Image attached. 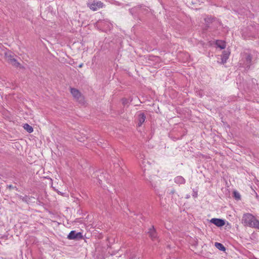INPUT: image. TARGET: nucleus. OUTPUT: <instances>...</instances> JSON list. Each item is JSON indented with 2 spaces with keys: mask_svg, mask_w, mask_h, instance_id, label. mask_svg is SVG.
<instances>
[{
  "mask_svg": "<svg viewBox=\"0 0 259 259\" xmlns=\"http://www.w3.org/2000/svg\"><path fill=\"white\" fill-rule=\"evenodd\" d=\"M242 222L245 226L255 228L259 230V221L251 213H247L244 214Z\"/></svg>",
  "mask_w": 259,
  "mask_h": 259,
  "instance_id": "obj_1",
  "label": "nucleus"
},
{
  "mask_svg": "<svg viewBox=\"0 0 259 259\" xmlns=\"http://www.w3.org/2000/svg\"><path fill=\"white\" fill-rule=\"evenodd\" d=\"M70 93L73 98L80 103H85L84 98L79 90L75 88H70Z\"/></svg>",
  "mask_w": 259,
  "mask_h": 259,
  "instance_id": "obj_2",
  "label": "nucleus"
},
{
  "mask_svg": "<svg viewBox=\"0 0 259 259\" xmlns=\"http://www.w3.org/2000/svg\"><path fill=\"white\" fill-rule=\"evenodd\" d=\"M88 7L92 11H96L104 7V4L101 1L94 0L88 3Z\"/></svg>",
  "mask_w": 259,
  "mask_h": 259,
  "instance_id": "obj_3",
  "label": "nucleus"
},
{
  "mask_svg": "<svg viewBox=\"0 0 259 259\" xmlns=\"http://www.w3.org/2000/svg\"><path fill=\"white\" fill-rule=\"evenodd\" d=\"M5 59L7 60L8 62L10 63L13 66H18V65L20 64L17 60L14 58L12 56H11L10 55H9L7 53L5 52Z\"/></svg>",
  "mask_w": 259,
  "mask_h": 259,
  "instance_id": "obj_4",
  "label": "nucleus"
},
{
  "mask_svg": "<svg viewBox=\"0 0 259 259\" xmlns=\"http://www.w3.org/2000/svg\"><path fill=\"white\" fill-rule=\"evenodd\" d=\"M82 238V236L81 233H76L74 231H71L67 236V238L69 240L81 239Z\"/></svg>",
  "mask_w": 259,
  "mask_h": 259,
  "instance_id": "obj_5",
  "label": "nucleus"
},
{
  "mask_svg": "<svg viewBox=\"0 0 259 259\" xmlns=\"http://www.w3.org/2000/svg\"><path fill=\"white\" fill-rule=\"evenodd\" d=\"M210 222L217 227H222L225 224V221L220 219L213 218L211 219Z\"/></svg>",
  "mask_w": 259,
  "mask_h": 259,
  "instance_id": "obj_6",
  "label": "nucleus"
},
{
  "mask_svg": "<svg viewBox=\"0 0 259 259\" xmlns=\"http://www.w3.org/2000/svg\"><path fill=\"white\" fill-rule=\"evenodd\" d=\"M146 120V115L144 113L140 112L138 115V126L140 127Z\"/></svg>",
  "mask_w": 259,
  "mask_h": 259,
  "instance_id": "obj_7",
  "label": "nucleus"
},
{
  "mask_svg": "<svg viewBox=\"0 0 259 259\" xmlns=\"http://www.w3.org/2000/svg\"><path fill=\"white\" fill-rule=\"evenodd\" d=\"M230 53L226 51H224L221 56L222 63L224 64L226 62L227 60L229 58Z\"/></svg>",
  "mask_w": 259,
  "mask_h": 259,
  "instance_id": "obj_8",
  "label": "nucleus"
},
{
  "mask_svg": "<svg viewBox=\"0 0 259 259\" xmlns=\"http://www.w3.org/2000/svg\"><path fill=\"white\" fill-rule=\"evenodd\" d=\"M216 45L221 49H224L226 48V42L224 41L221 40H217L215 42Z\"/></svg>",
  "mask_w": 259,
  "mask_h": 259,
  "instance_id": "obj_9",
  "label": "nucleus"
},
{
  "mask_svg": "<svg viewBox=\"0 0 259 259\" xmlns=\"http://www.w3.org/2000/svg\"><path fill=\"white\" fill-rule=\"evenodd\" d=\"M23 127L29 133H31L33 132V127L27 123L24 124Z\"/></svg>",
  "mask_w": 259,
  "mask_h": 259,
  "instance_id": "obj_10",
  "label": "nucleus"
},
{
  "mask_svg": "<svg viewBox=\"0 0 259 259\" xmlns=\"http://www.w3.org/2000/svg\"><path fill=\"white\" fill-rule=\"evenodd\" d=\"M214 245L220 250L225 251L226 250V248L224 247V246L220 243L215 242Z\"/></svg>",
  "mask_w": 259,
  "mask_h": 259,
  "instance_id": "obj_11",
  "label": "nucleus"
},
{
  "mask_svg": "<svg viewBox=\"0 0 259 259\" xmlns=\"http://www.w3.org/2000/svg\"><path fill=\"white\" fill-rule=\"evenodd\" d=\"M149 236L152 240H154L157 237V234L155 230H153L149 232Z\"/></svg>",
  "mask_w": 259,
  "mask_h": 259,
  "instance_id": "obj_12",
  "label": "nucleus"
},
{
  "mask_svg": "<svg viewBox=\"0 0 259 259\" xmlns=\"http://www.w3.org/2000/svg\"><path fill=\"white\" fill-rule=\"evenodd\" d=\"M176 181L182 184H184L185 182V179L182 177H177L176 179Z\"/></svg>",
  "mask_w": 259,
  "mask_h": 259,
  "instance_id": "obj_13",
  "label": "nucleus"
},
{
  "mask_svg": "<svg viewBox=\"0 0 259 259\" xmlns=\"http://www.w3.org/2000/svg\"><path fill=\"white\" fill-rule=\"evenodd\" d=\"M233 194H234V196L237 199H240V194L236 192V191H234V193H233Z\"/></svg>",
  "mask_w": 259,
  "mask_h": 259,
  "instance_id": "obj_14",
  "label": "nucleus"
},
{
  "mask_svg": "<svg viewBox=\"0 0 259 259\" xmlns=\"http://www.w3.org/2000/svg\"><path fill=\"white\" fill-rule=\"evenodd\" d=\"M246 60L247 62H248L249 63H250L251 62V60H252V57H251V55H248L246 56Z\"/></svg>",
  "mask_w": 259,
  "mask_h": 259,
  "instance_id": "obj_15",
  "label": "nucleus"
},
{
  "mask_svg": "<svg viewBox=\"0 0 259 259\" xmlns=\"http://www.w3.org/2000/svg\"><path fill=\"white\" fill-rule=\"evenodd\" d=\"M0 49L2 50L3 49V46L1 44H0Z\"/></svg>",
  "mask_w": 259,
  "mask_h": 259,
  "instance_id": "obj_16",
  "label": "nucleus"
},
{
  "mask_svg": "<svg viewBox=\"0 0 259 259\" xmlns=\"http://www.w3.org/2000/svg\"><path fill=\"white\" fill-rule=\"evenodd\" d=\"M252 259H257L256 258H252Z\"/></svg>",
  "mask_w": 259,
  "mask_h": 259,
  "instance_id": "obj_17",
  "label": "nucleus"
}]
</instances>
